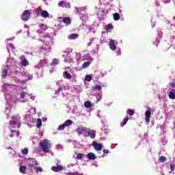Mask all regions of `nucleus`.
<instances>
[{
	"instance_id": "61",
	"label": "nucleus",
	"mask_w": 175,
	"mask_h": 175,
	"mask_svg": "<svg viewBox=\"0 0 175 175\" xmlns=\"http://www.w3.org/2000/svg\"><path fill=\"white\" fill-rule=\"evenodd\" d=\"M36 97L35 96H30V99H31V100H35V98H36Z\"/></svg>"
},
{
	"instance_id": "44",
	"label": "nucleus",
	"mask_w": 175,
	"mask_h": 175,
	"mask_svg": "<svg viewBox=\"0 0 175 175\" xmlns=\"http://www.w3.org/2000/svg\"><path fill=\"white\" fill-rule=\"evenodd\" d=\"M96 39V38H90V41L87 43V46L90 47V46H91V44L94 43V40H95Z\"/></svg>"
},
{
	"instance_id": "35",
	"label": "nucleus",
	"mask_w": 175,
	"mask_h": 175,
	"mask_svg": "<svg viewBox=\"0 0 175 175\" xmlns=\"http://www.w3.org/2000/svg\"><path fill=\"white\" fill-rule=\"evenodd\" d=\"M129 120V118H125L123 120L122 122L120 124V126H122V127L125 126V125H126V122H128Z\"/></svg>"
},
{
	"instance_id": "53",
	"label": "nucleus",
	"mask_w": 175,
	"mask_h": 175,
	"mask_svg": "<svg viewBox=\"0 0 175 175\" xmlns=\"http://www.w3.org/2000/svg\"><path fill=\"white\" fill-rule=\"evenodd\" d=\"M166 143H167V141L165 139H161V144H163V146H165Z\"/></svg>"
},
{
	"instance_id": "10",
	"label": "nucleus",
	"mask_w": 175,
	"mask_h": 175,
	"mask_svg": "<svg viewBox=\"0 0 175 175\" xmlns=\"http://www.w3.org/2000/svg\"><path fill=\"white\" fill-rule=\"evenodd\" d=\"M30 18L31 12L29 10H25L21 16V20H22V21H28Z\"/></svg>"
},
{
	"instance_id": "47",
	"label": "nucleus",
	"mask_w": 175,
	"mask_h": 175,
	"mask_svg": "<svg viewBox=\"0 0 175 175\" xmlns=\"http://www.w3.org/2000/svg\"><path fill=\"white\" fill-rule=\"evenodd\" d=\"M159 161L160 162H166V157H165L164 156H161V157H159Z\"/></svg>"
},
{
	"instance_id": "55",
	"label": "nucleus",
	"mask_w": 175,
	"mask_h": 175,
	"mask_svg": "<svg viewBox=\"0 0 175 175\" xmlns=\"http://www.w3.org/2000/svg\"><path fill=\"white\" fill-rule=\"evenodd\" d=\"M170 167L172 172H174V167H175L174 165L170 164Z\"/></svg>"
},
{
	"instance_id": "18",
	"label": "nucleus",
	"mask_w": 175,
	"mask_h": 175,
	"mask_svg": "<svg viewBox=\"0 0 175 175\" xmlns=\"http://www.w3.org/2000/svg\"><path fill=\"white\" fill-rule=\"evenodd\" d=\"M20 59H21L20 64L22 66H28V65H29V62L27 60V59H25V56L21 55L20 57Z\"/></svg>"
},
{
	"instance_id": "49",
	"label": "nucleus",
	"mask_w": 175,
	"mask_h": 175,
	"mask_svg": "<svg viewBox=\"0 0 175 175\" xmlns=\"http://www.w3.org/2000/svg\"><path fill=\"white\" fill-rule=\"evenodd\" d=\"M30 113H32V114H36V108L35 107H32L30 110H29Z\"/></svg>"
},
{
	"instance_id": "64",
	"label": "nucleus",
	"mask_w": 175,
	"mask_h": 175,
	"mask_svg": "<svg viewBox=\"0 0 175 175\" xmlns=\"http://www.w3.org/2000/svg\"><path fill=\"white\" fill-rule=\"evenodd\" d=\"M155 5L156 6H159V1H156Z\"/></svg>"
},
{
	"instance_id": "45",
	"label": "nucleus",
	"mask_w": 175,
	"mask_h": 175,
	"mask_svg": "<svg viewBox=\"0 0 175 175\" xmlns=\"http://www.w3.org/2000/svg\"><path fill=\"white\" fill-rule=\"evenodd\" d=\"M72 145L74 146L75 148H77V147H79V142L73 141L72 142Z\"/></svg>"
},
{
	"instance_id": "54",
	"label": "nucleus",
	"mask_w": 175,
	"mask_h": 175,
	"mask_svg": "<svg viewBox=\"0 0 175 175\" xmlns=\"http://www.w3.org/2000/svg\"><path fill=\"white\" fill-rule=\"evenodd\" d=\"M88 28V29H90V26H87L85 25H84L83 23L80 26V28Z\"/></svg>"
},
{
	"instance_id": "7",
	"label": "nucleus",
	"mask_w": 175,
	"mask_h": 175,
	"mask_svg": "<svg viewBox=\"0 0 175 175\" xmlns=\"http://www.w3.org/2000/svg\"><path fill=\"white\" fill-rule=\"evenodd\" d=\"M85 9H86L85 7H81L79 8L77 7H75L77 14L79 15L82 23H84V21H85V20H87L88 18V16L87 14H81V12H85Z\"/></svg>"
},
{
	"instance_id": "15",
	"label": "nucleus",
	"mask_w": 175,
	"mask_h": 175,
	"mask_svg": "<svg viewBox=\"0 0 175 175\" xmlns=\"http://www.w3.org/2000/svg\"><path fill=\"white\" fill-rule=\"evenodd\" d=\"M92 146L96 151H102V150H103V145L96 142H93Z\"/></svg>"
},
{
	"instance_id": "46",
	"label": "nucleus",
	"mask_w": 175,
	"mask_h": 175,
	"mask_svg": "<svg viewBox=\"0 0 175 175\" xmlns=\"http://www.w3.org/2000/svg\"><path fill=\"white\" fill-rule=\"evenodd\" d=\"M58 64H59V60H58L57 59H53L52 64L58 65Z\"/></svg>"
},
{
	"instance_id": "30",
	"label": "nucleus",
	"mask_w": 175,
	"mask_h": 175,
	"mask_svg": "<svg viewBox=\"0 0 175 175\" xmlns=\"http://www.w3.org/2000/svg\"><path fill=\"white\" fill-rule=\"evenodd\" d=\"M61 20H62L63 23H64V24H67V25H69L71 23V21L69 18H60Z\"/></svg>"
},
{
	"instance_id": "56",
	"label": "nucleus",
	"mask_w": 175,
	"mask_h": 175,
	"mask_svg": "<svg viewBox=\"0 0 175 175\" xmlns=\"http://www.w3.org/2000/svg\"><path fill=\"white\" fill-rule=\"evenodd\" d=\"M116 55H120L121 54V50L118 49L115 51Z\"/></svg>"
},
{
	"instance_id": "62",
	"label": "nucleus",
	"mask_w": 175,
	"mask_h": 175,
	"mask_svg": "<svg viewBox=\"0 0 175 175\" xmlns=\"http://www.w3.org/2000/svg\"><path fill=\"white\" fill-rule=\"evenodd\" d=\"M171 0H166L164 1V3H170Z\"/></svg>"
},
{
	"instance_id": "50",
	"label": "nucleus",
	"mask_w": 175,
	"mask_h": 175,
	"mask_svg": "<svg viewBox=\"0 0 175 175\" xmlns=\"http://www.w3.org/2000/svg\"><path fill=\"white\" fill-rule=\"evenodd\" d=\"M57 150H64V146L62 145L57 144L56 145Z\"/></svg>"
},
{
	"instance_id": "2",
	"label": "nucleus",
	"mask_w": 175,
	"mask_h": 175,
	"mask_svg": "<svg viewBox=\"0 0 175 175\" xmlns=\"http://www.w3.org/2000/svg\"><path fill=\"white\" fill-rule=\"evenodd\" d=\"M6 76H9L12 81L19 84H23V83H25V81H28V80H32L33 79V74L27 70H24L22 72H20V68H17L16 60L13 57H8L5 66H3L1 77L6 79ZM20 76H23L25 81L20 80V79L18 78L20 77Z\"/></svg>"
},
{
	"instance_id": "24",
	"label": "nucleus",
	"mask_w": 175,
	"mask_h": 175,
	"mask_svg": "<svg viewBox=\"0 0 175 175\" xmlns=\"http://www.w3.org/2000/svg\"><path fill=\"white\" fill-rule=\"evenodd\" d=\"M167 92L170 99H175V89H170Z\"/></svg>"
},
{
	"instance_id": "63",
	"label": "nucleus",
	"mask_w": 175,
	"mask_h": 175,
	"mask_svg": "<svg viewBox=\"0 0 175 175\" xmlns=\"http://www.w3.org/2000/svg\"><path fill=\"white\" fill-rule=\"evenodd\" d=\"M23 32V30H19L16 32V35H19V33H21Z\"/></svg>"
},
{
	"instance_id": "13",
	"label": "nucleus",
	"mask_w": 175,
	"mask_h": 175,
	"mask_svg": "<svg viewBox=\"0 0 175 175\" xmlns=\"http://www.w3.org/2000/svg\"><path fill=\"white\" fill-rule=\"evenodd\" d=\"M38 165V163L36 162V160L35 159H30L29 163V170L30 172H33L35 169V166Z\"/></svg>"
},
{
	"instance_id": "31",
	"label": "nucleus",
	"mask_w": 175,
	"mask_h": 175,
	"mask_svg": "<svg viewBox=\"0 0 175 175\" xmlns=\"http://www.w3.org/2000/svg\"><path fill=\"white\" fill-rule=\"evenodd\" d=\"M105 29L107 31V32H110L111 29H113V25L109 23L108 25H106L105 27Z\"/></svg>"
},
{
	"instance_id": "11",
	"label": "nucleus",
	"mask_w": 175,
	"mask_h": 175,
	"mask_svg": "<svg viewBox=\"0 0 175 175\" xmlns=\"http://www.w3.org/2000/svg\"><path fill=\"white\" fill-rule=\"evenodd\" d=\"M118 44V41L113 39H109L108 46L112 51H116L117 50V45Z\"/></svg>"
},
{
	"instance_id": "8",
	"label": "nucleus",
	"mask_w": 175,
	"mask_h": 175,
	"mask_svg": "<svg viewBox=\"0 0 175 175\" xmlns=\"http://www.w3.org/2000/svg\"><path fill=\"white\" fill-rule=\"evenodd\" d=\"M69 90H70V88H69V86H61L59 88V90L55 92V94L58 95L59 92H62V95L63 96H66V95H68V91H69Z\"/></svg>"
},
{
	"instance_id": "14",
	"label": "nucleus",
	"mask_w": 175,
	"mask_h": 175,
	"mask_svg": "<svg viewBox=\"0 0 175 175\" xmlns=\"http://www.w3.org/2000/svg\"><path fill=\"white\" fill-rule=\"evenodd\" d=\"M39 29L37 30V33H39V35H41V33H43V32H45V31H47V29L49 27H47L46 25L41 23L38 25Z\"/></svg>"
},
{
	"instance_id": "60",
	"label": "nucleus",
	"mask_w": 175,
	"mask_h": 175,
	"mask_svg": "<svg viewBox=\"0 0 175 175\" xmlns=\"http://www.w3.org/2000/svg\"><path fill=\"white\" fill-rule=\"evenodd\" d=\"M100 44H103L105 43V38L103 40H100Z\"/></svg>"
},
{
	"instance_id": "32",
	"label": "nucleus",
	"mask_w": 175,
	"mask_h": 175,
	"mask_svg": "<svg viewBox=\"0 0 175 175\" xmlns=\"http://www.w3.org/2000/svg\"><path fill=\"white\" fill-rule=\"evenodd\" d=\"M84 107L86 109H90V107H92V103L90 101H86L84 103Z\"/></svg>"
},
{
	"instance_id": "42",
	"label": "nucleus",
	"mask_w": 175,
	"mask_h": 175,
	"mask_svg": "<svg viewBox=\"0 0 175 175\" xmlns=\"http://www.w3.org/2000/svg\"><path fill=\"white\" fill-rule=\"evenodd\" d=\"M85 80H86V81H91V80H92V76L87 75L85 77Z\"/></svg>"
},
{
	"instance_id": "16",
	"label": "nucleus",
	"mask_w": 175,
	"mask_h": 175,
	"mask_svg": "<svg viewBox=\"0 0 175 175\" xmlns=\"http://www.w3.org/2000/svg\"><path fill=\"white\" fill-rule=\"evenodd\" d=\"M58 6L60 8H66V9H70V3L69 2L62 1L58 3Z\"/></svg>"
},
{
	"instance_id": "22",
	"label": "nucleus",
	"mask_w": 175,
	"mask_h": 175,
	"mask_svg": "<svg viewBox=\"0 0 175 175\" xmlns=\"http://www.w3.org/2000/svg\"><path fill=\"white\" fill-rule=\"evenodd\" d=\"M51 170H53V172H61V170H65V167L62 165H57V166H53L51 167Z\"/></svg>"
},
{
	"instance_id": "12",
	"label": "nucleus",
	"mask_w": 175,
	"mask_h": 175,
	"mask_svg": "<svg viewBox=\"0 0 175 175\" xmlns=\"http://www.w3.org/2000/svg\"><path fill=\"white\" fill-rule=\"evenodd\" d=\"M49 64V61L47 59H41L38 64V65H36L34 66L35 68H37V69H42V68L44 66H47Z\"/></svg>"
},
{
	"instance_id": "48",
	"label": "nucleus",
	"mask_w": 175,
	"mask_h": 175,
	"mask_svg": "<svg viewBox=\"0 0 175 175\" xmlns=\"http://www.w3.org/2000/svg\"><path fill=\"white\" fill-rule=\"evenodd\" d=\"M102 93H100L97 95L96 96V100H97V102H99V100H100V99H102Z\"/></svg>"
},
{
	"instance_id": "26",
	"label": "nucleus",
	"mask_w": 175,
	"mask_h": 175,
	"mask_svg": "<svg viewBox=\"0 0 175 175\" xmlns=\"http://www.w3.org/2000/svg\"><path fill=\"white\" fill-rule=\"evenodd\" d=\"M87 159H90V161H94V159H96V155H95L94 153L92 152H90L88 153L87 155Z\"/></svg>"
},
{
	"instance_id": "27",
	"label": "nucleus",
	"mask_w": 175,
	"mask_h": 175,
	"mask_svg": "<svg viewBox=\"0 0 175 175\" xmlns=\"http://www.w3.org/2000/svg\"><path fill=\"white\" fill-rule=\"evenodd\" d=\"M82 59H83V61H92V57H91L90 53H88L82 57Z\"/></svg>"
},
{
	"instance_id": "20",
	"label": "nucleus",
	"mask_w": 175,
	"mask_h": 175,
	"mask_svg": "<svg viewBox=\"0 0 175 175\" xmlns=\"http://www.w3.org/2000/svg\"><path fill=\"white\" fill-rule=\"evenodd\" d=\"M70 52H72V49H68L67 51H64V53L66 54V57L64 59V62H72V59L70 58V56L68 55Z\"/></svg>"
},
{
	"instance_id": "6",
	"label": "nucleus",
	"mask_w": 175,
	"mask_h": 175,
	"mask_svg": "<svg viewBox=\"0 0 175 175\" xmlns=\"http://www.w3.org/2000/svg\"><path fill=\"white\" fill-rule=\"evenodd\" d=\"M40 147L43 151V152L51 154V155H54V153L51 152V144L47 139H43L40 142Z\"/></svg>"
},
{
	"instance_id": "57",
	"label": "nucleus",
	"mask_w": 175,
	"mask_h": 175,
	"mask_svg": "<svg viewBox=\"0 0 175 175\" xmlns=\"http://www.w3.org/2000/svg\"><path fill=\"white\" fill-rule=\"evenodd\" d=\"M103 152L104 154H109V150H107V149H104V150H103Z\"/></svg>"
},
{
	"instance_id": "37",
	"label": "nucleus",
	"mask_w": 175,
	"mask_h": 175,
	"mask_svg": "<svg viewBox=\"0 0 175 175\" xmlns=\"http://www.w3.org/2000/svg\"><path fill=\"white\" fill-rule=\"evenodd\" d=\"M113 20H115V21H118V20H120V14L118 13L113 14Z\"/></svg>"
},
{
	"instance_id": "36",
	"label": "nucleus",
	"mask_w": 175,
	"mask_h": 175,
	"mask_svg": "<svg viewBox=\"0 0 175 175\" xmlns=\"http://www.w3.org/2000/svg\"><path fill=\"white\" fill-rule=\"evenodd\" d=\"M85 157V154H83V153H78L77 154V157L76 159H83V157Z\"/></svg>"
},
{
	"instance_id": "43",
	"label": "nucleus",
	"mask_w": 175,
	"mask_h": 175,
	"mask_svg": "<svg viewBox=\"0 0 175 175\" xmlns=\"http://www.w3.org/2000/svg\"><path fill=\"white\" fill-rule=\"evenodd\" d=\"M66 128V126L64 124V123L63 124H61L58 126L57 128V131H64Z\"/></svg>"
},
{
	"instance_id": "51",
	"label": "nucleus",
	"mask_w": 175,
	"mask_h": 175,
	"mask_svg": "<svg viewBox=\"0 0 175 175\" xmlns=\"http://www.w3.org/2000/svg\"><path fill=\"white\" fill-rule=\"evenodd\" d=\"M22 153L23 155H27V154H28V149L25 148V149L22 150Z\"/></svg>"
},
{
	"instance_id": "33",
	"label": "nucleus",
	"mask_w": 175,
	"mask_h": 175,
	"mask_svg": "<svg viewBox=\"0 0 175 175\" xmlns=\"http://www.w3.org/2000/svg\"><path fill=\"white\" fill-rule=\"evenodd\" d=\"M91 65V62H85L83 65H82V69H87L88 66Z\"/></svg>"
},
{
	"instance_id": "3",
	"label": "nucleus",
	"mask_w": 175,
	"mask_h": 175,
	"mask_svg": "<svg viewBox=\"0 0 175 175\" xmlns=\"http://www.w3.org/2000/svg\"><path fill=\"white\" fill-rule=\"evenodd\" d=\"M21 118L18 115L12 116V120L10 122V131L11 134L10 135V137H18L20 136V132L16 131V130H12V128H20L21 126Z\"/></svg>"
},
{
	"instance_id": "29",
	"label": "nucleus",
	"mask_w": 175,
	"mask_h": 175,
	"mask_svg": "<svg viewBox=\"0 0 175 175\" xmlns=\"http://www.w3.org/2000/svg\"><path fill=\"white\" fill-rule=\"evenodd\" d=\"M42 12V8H36L33 10L34 14L36 15L37 17L40 16V13Z\"/></svg>"
},
{
	"instance_id": "23",
	"label": "nucleus",
	"mask_w": 175,
	"mask_h": 175,
	"mask_svg": "<svg viewBox=\"0 0 175 175\" xmlns=\"http://www.w3.org/2000/svg\"><path fill=\"white\" fill-rule=\"evenodd\" d=\"M6 49H7L8 53H9V55L10 57V53L13 52V50H14V45H13V44L7 43Z\"/></svg>"
},
{
	"instance_id": "41",
	"label": "nucleus",
	"mask_w": 175,
	"mask_h": 175,
	"mask_svg": "<svg viewBox=\"0 0 175 175\" xmlns=\"http://www.w3.org/2000/svg\"><path fill=\"white\" fill-rule=\"evenodd\" d=\"M40 126H42V119H38L37 120L36 127L37 128H40Z\"/></svg>"
},
{
	"instance_id": "52",
	"label": "nucleus",
	"mask_w": 175,
	"mask_h": 175,
	"mask_svg": "<svg viewBox=\"0 0 175 175\" xmlns=\"http://www.w3.org/2000/svg\"><path fill=\"white\" fill-rule=\"evenodd\" d=\"M95 90H102V85H95Z\"/></svg>"
},
{
	"instance_id": "9",
	"label": "nucleus",
	"mask_w": 175,
	"mask_h": 175,
	"mask_svg": "<svg viewBox=\"0 0 175 175\" xmlns=\"http://www.w3.org/2000/svg\"><path fill=\"white\" fill-rule=\"evenodd\" d=\"M25 121H26L28 126L29 128H32L33 126V124H35V119L32 117L31 115H26V116L24 118Z\"/></svg>"
},
{
	"instance_id": "19",
	"label": "nucleus",
	"mask_w": 175,
	"mask_h": 175,
	"mask_svg": "<svg viewBox=\"0 0 175 175\" xmlns=\"http://www.w3.org/2000/svg\"><path fill=\"white\" fill-rule=\"evenodd\" d=\"M63 77L64 79H66L67 80H70V79H75L76 77V75H70L69 72L64 71L63 72Z\"/></svg>"
},
{
	"instance_id": "5",
	"label": "nucleus",
	"mask_w": 175,
	"mask_h": 175,
	"mask_svg": "<svg viewBox=\"0 0 175 175\" xmlns=\"http://www.w3.org/2000/svg\"><path fill=\"white\" fill-rule=\"evenodd\" d=\"M42 38H44L45 40H39L40 42H43L44 43L43 46L41 48V51L44 50L48 53H50V51H51V46L54 44V38L50 36V34L49 33L44 34Z\"/></svg>"
},
{
	"instance_id": "34",
	"label": "nucleus",
	"mask_w": 175,
	"mask_h": 175,
	"mask_svg": "<svg viewBox=\"0 0 175 175\" xmlns=\"http://www.w3.org/2000/svg\"><path fill=\"white\" fill-rule=\"evenodd\" d=\"M64 124L66 127L70 126V125L73 124V121H72L71 120H67Z\"/></svg>"
},
{
	"instance_id": "21",
	"label": "nucleus",
	"mask_w": 175,
	"mask_h": 175,
	"mask_svg": "<svg viewBox=\"0 0 175 175\" xmlns=\"http://www.w3.org/2000/svg\"><path fill=\"white\" fill-rule=\"evenodd\" d=\"M157 36L158 37L156 39L155 42H154V44H156L157 47H158V44H159V42H161V39H162V36H163V33H162V31H158Z\"/></svg>"
},
{
	"instance_id": "28",
	"label": "nucleus",
	"mask_w": 175,
	"mask_h": 175,
	"mask_svg": "<svg viewBox=\"0 0 175 175\" xmlns=\"http://www.w3.org/2000/svg\"><path fill=\"white\" fill-rule=\"evenodd\" d=\"M79 38V34L77 33H72L68 36V39L70 40H73L75 39H77Z\"/></svg>"
},
{
	"instance_id": "17",
	"label": "nucleus",
	"mask_w": 175,
	"mask_h": 175,
	"mask_svg": "<svg viewBox=\"0 0 175 175\" xmlns=\"http://www.w3.org/2000/svg\"><path fill=\"white\" fill-rule=\"evenodd\" d=\"M40 17H42V18H52L53 16H50V14H49V12H47L46 10H41L40 12Z\"/></svg>"
},
{
	"instance_id": "58",
	"label": "nucleus",
	"mask_w": 175,
	"mask_h": 175,
	"mask_svg": "<svg viewBox=\"0 0 175 175\" xmlns=\"http://www.w3.org/2000/svg\"><path fill=\"white\" fill-rule=\"evenodd\" d=\"M170 85L172 87V88H175V83H170Z\"/></svg>"
},
{
	"instance_id": "4",
	"label": "nucleus",
	"mask_w": 175,
	"mask_h": 175,
	"mask_svg": "<svg viewBox=\"0 0 175 175\" xmlns=\"http://www.w3.org/2000/svg\"><path fill=\"white\" fill-rule=\"evenodd\" d=\"M76 133L78 136L90 137V139H95L96 137V131L83 126H78L76 129Z\"/></svg>"
},
{
	"instance_id": "25",
	"label": "nucleus",
	"mask_w": 175,
	"mask_h": 175,
	"mask_svg": "<svg viewBox=\"0 0 175 175\" xmlns=\"http://www.w3.org/2000/svg\"><path fill=\"white\" fill-rule=\"evenodd\" d=\"M146 122H150L151 118V109H148L145 112Z\"/></svg>"
},
{
	"instance_id": "1",
	"label": "nucleus",
	"mask_w": 175,
	"mask_h": 175,
	"mask_svg": "<svg viewBox=\"0 0 175 175\" xmlns=\"http://www.w3.org/2000/svg\"><path fill=\"white\" fill-rule=\"evenodd\" d=\"M1 90L2 92H3L5 100L7 102L5 109L7 118H9V114L12 109V103H17V102L25 103V102H28L29 95H28L27 92H23V88L20 86H17L13 83H5L1 85Z\"/></svg>"
},
{
	"instance_id": "39",
	"label": "nucleus",
	"mask_w": 175,
	"mask_h": 175,
	"mask_svg": "<svg viewBox=\"0 0 175 175\" xmlns=\"http://www.w3.org/2000/svg\"><path fill=\"white\" fill-rule=\"evenodd\" d=\"M126 113L129 114V116H133L135 114V111L129 109L127 110Z\"/></svg>"
},
{
	"instance_id": "40",
	"label": "nucleus",
	"mask_w": 175,
	"mask_h": 175,
	"mask_svg": "<svg viewBox=\"0 0 175 175\" xmlns=\"http://www.w3.org/2000/svg\"><path fill=\"white\" fill-rule=\"evenodd\" d=\"M35 172H36V173H38V172H40V173H42V172H43V169L41 167H36L34 168Z\"/></svg>"
},
{
	"instance_id": "38",
	"label": "nucleus",
	"mask_w": 175,
	"mask_h": 175,
	"mask_svg": "<svg viewBox=\"0 0 175 175\" xmlns=\"http://www.w3.org/2000/svg\"><path fill=\"white\" fill-rule=\"evenodd\" d=\"M27 170V167L25 166H21L20 168H19V172L21 173H25V171Z\"/></svg>"
},
{
	"instance_id": "59",
	"label": "nucleus",
	"mask_w": 175,
	"mask_h": 175,
	"mask_svg": "<svg viewBox=\"0 0 175 175\" xmlns=\"http://www.w3.org/2000/svg\"><path fill=\"white\" fill-rule=\"evenodd\" d=\"M79 58H80V55H77L76 56V59L77 60L78 64H79Z\"/></svg>"
}]
</instances>
